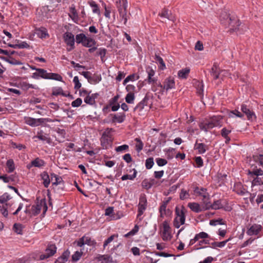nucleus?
I'll list each match as a JSON object with an SVG mask.
<instances>
[{
  "label": "nucleus",
  "mask_w": 263,
  "mask_h": 263,
  "mask_svg": "<svg viewBox=\"0 0 263 263\" xmlns=\"http://www.w3.org/2000/svg\"><path fill=\"white\" fill-rule=\"evenodd\" d=\"M222 117L213 116L211 117L206 122H202L199 124V128L200 129L208 132V129L213 128L216 126H221Z\"/></svg>",
  "instance_id": "nucleus-1"
},
{
  "label": "nucleus",
  "mask_w": 263,
  "mask_h": 263,
  "mask_svg": "<svg viewBox=\"0 0 263 263\" xmlns=\"http://www.w3.org/2000/svg\"><path fill=\"white\" fill-rule=\"evenodd\" d=\"M187 211L182 205L180 207L176 206L175 208L176 217L174 220V226L178 229L180 225L184 224L185 220V214Z\"/></svg>",
  "instance_id": "nucleus-2"
},
{
  "label": "nucleus",
  "mask_w": 263,
  "mask_h": 263,
  "mask_svg": "<svg viewBox=\"0 0 263 263\" xmlns=\"http://www.w3.org/2000/svg\"><path fill=\"white\" fill-rule=\"evenodd\" d=\"M240 109L243 114L246 115L249 121L252 122L256 120L257 117L253 111L252 106L248 102L242 103L241 105Z\"/></svg>",
  "instance_id": "nucleus-3"
},
{
  "label": "nucleus",
  "mask_w": 263,
  "mask_h": 263,
  "mask_svg": "<svg viewBox=\"0 0 263 263\" xmlns=\"http://www.w3.org/2000/svg\"><path fill=\"white\" fill-rule=\"evenodd\" d=\"M117 6L118 9L120 17L124 21V24L126 25L127 18V0H119L117 1Z\"/></svg>",
  "instance_id": "nucleus-4"
},
{
  "label": "nucleus",
  "mask_w": 263,
  "mask_h": 263,
  "mask_svg": "<svg viewBox=\"0 0 263 263\" xmlns=\"http://www.w3.org/2000/svg\"><path fill=\"white\" fill-rule=\"evenodd\" d=\"M227 22L224 23V25L230 28L229 31L231 32L236 31L238 29L240 23L239 20L234 16L226 15Z\"/></svg>",
  "instance_id": "nucleus-5"
},
{
  "label": "nucleus",
  "mask_w": 263,
  "mask_h": 263,
  "mask_svg": "<svg viewBox=\"0 0 263 263\" xmlns=\"http://www.w3.org/2000/svg\"><path fill=\"white\" fill-rule=\"evenodd\" d=\"M51 176V181L52 182V184L53 186V189L54 191L58 194H61V192L59 190L58 185H61V190L64 191V181L61 177L54 174L51 173L50 175Z\"/></svg>",
  "instance_id": "nucleus-6"
},
{
  "label": "nucleus",
  "mask_w": 263,
  "mask_h": 263,
  "mask_svg": "<svg viewBox=\"0 0 263 263\" xmlns=\"http://www.w3.org/2000/svg\"><path fill=\"white\" fill-rule=\"evenodd\" d=\"M57 247L54 244L48 245L45 253L40 256V260H43L53 256L57 252Z\"/></svg>",
  "instance_id": "nucleus-7"
},
{
  "label": "nucleus",
  "mask_w": 263,
  "mask_h": 263,
  "mask_svg": "<svg viewBox=\"0 0 263 263\" xmlns=\"http://www.w3.org/2000/svg\"><path fill=\"white\" fill-rule=\"evenodd\" d=\"M147 206V200L145 195L140 196L138 204V213L137 218L141 216L146 210Z\"/></svg>",
  "instance_id": "nucleus-8"
},
{
  "label": "nucleus",
  "mask_w": 263,
  "mask_h": 263,
  "mask_svg": "<svg viewBox=\"0 0 263 263\" xmlns=\"http://www.w3.org/2000/svg\"><path fill=\"white\" fill-rule=\"evenodd\" d=\"M101 143L103 148L107 149L111 146L112 140L111 137L104 132L101 138Z\"/></svg>",
  "instance_id": "nucleus-9"
},
{
  "label": "nucleus",
  "mask_w": 263,
  "mask_h": 263,
  "mask_svg": "<svg viewBox=\"0 0 263 263\" xmlns=\"http://www.w3.org/2000/svg\"><path fill=\"white\" fill-rule=\"evenodd\" d=\"M64 42L68 46L71 47V49L74 48V35L70 32H66L63 34Z\"/></svg>",
  "instance_id": "nucleus-10"
},
{
  "label": "nucleus",
  "mask_w": 263,
  "mask_h": 263,
  "mask_svg": "<svg viewBox=\"0 0 263 263\" xmlns=\"http://www.w3.org/2000/svg\"><path fill=\"white\" fill-rule=\"evenodd\" d=\"M262 230L260 224H253L247 231V234L249 236L257 235Z\"/></svg>",
  "instance_id": "nucleus-11"
},
{
  "label": "nucleus",
  "mask_w": 263,
  "mask_h": 263,
  "mask_svg": "<svg viewBox=\"0 0 263 263\" xmlns=\"http://www.w3.org/2000/svg\"><path fill=\"white\" fill-rule=\"evenodd\" d=\"M163 236L162 238L164 240H167L169 236V239L171 238L170 234L171 228L167 221H164L163 222Z\"/></svg>",
  "instance_id": "nucleus-12"
},
{
  "label": "nucleus",
  "mask_w": 263,
  "mask_h": 263,
  "mask_svg": "<svg viewBox=\"0 0 263 263\" xmlns=\"http://www.w3.org/2000/svg\"><path fill=\"white\" fill-rule=\"evenodd\" d=\"M148 100L149 98L147 95H146L143 99L140 102H139L134 108V111L141 112L145 106H147Z\"/></svg>",
  "instance_id": "nucleus-13"
},
{
  "label": "nucleus",
  "mask_w": 263,
  "mask_h": 263,
  "mask_svg": "<svg viewBox=\"0 0 263 263\" xmlns=\"http://www.w3.org/2000/svg\"><path fill=\"white\" fill-rule=\"evenodd\" d=\"M175 86V81L173 78L168 77L166 79L164 82L163 89L168 90L170 89H172Z\"/></svg>",
  "instance_id": "nucleus-14"
},
{
  "label": "nucleus",
  "mask_w": 263,
  "mask_h": 263,
  "mask_svg": "<svg viewBox=\"0 0 263 263\" xmlns=\"http://www.w3.org/2000/svg\"><path fill=\"white\" fill-rule=\"evenodd\" d=\"M96 259L101 263H111L112 258L109 255H99Z\"/></svg>",
  "instance_id": "nucleus-15"
},
{
  "label": "nucleus",
  "mask_w": 263,
  "mask_h": 263,
  "mask_svg": "<svg viewBox=\"0 0 263 263\" xmlns=\"http://www.w3.org/2000/svg\"><path fill=\"white\" fill-rule=\"evenodd\" d=\"M220 71L221 70L218 66L215 63L211 68L210 73L214 80H217L219 78Z\"/></svg>",
  "instance_id": "nucleus-16"
},
{
  "label": "nucleus",
  "mask_w": 263,
  "mask_h": 263,
  "mask_svg": "<svg viewBox=\"0 0 263 263\" xmlns=\"http://www.w3.org/2000/svg\"><path fill=\"white\" fill-rule=\"evenodd\" d=\"M202 202L204 203V206H202L203 211H205L212 209V203L209 201V195H203Z\"/></svg>",
  "instance_id": "nucleus-17"
},
{
  "label": "nucleus",
  "mask_w": 263,
  "mask_h": 263,
  "mask_svg": "<svg viewBox=\"0 0 263 263\" xmlns=\"http://www.w3.org/2000/svg\"><path fill=\"white\" fill-rule=\"evenodd\" d=\"M40 176L42 179L43 180V183L44 186L46 188H47L51 181V179H50L48 174L47 172L44 171L41 174Z\"/></svg>",
  "instance_id": "nucleus-18"
},
{
  "label": "nucleus",
  "mask_w": 263,
  "mask_h": 263,
  "mask_svg": "<svg viewBox=\"0 0 263 263\" xmlns=\"http://www.w3.org/2000/svg\"><path fill=\"white\" fill-rule=\"evenodd\" d=\"M188 206L195 213H199L203 211V209L199 204L196 202H190L188 203Z\"/></svg>",
  "instance_id": "nucleus-19"
},
{
  "label": "nucleus",
  "mask_w": 263,
  "mask_h": 263,
  "mask_svg": "<svg viewBox=\"0 0 263 263\" xmlns=\"http://www.w3.org/2000/svg\"><path fill=\"white\" fill-rule=\"evenodd\" d=\"M42 208V206L41 205V200L40 201H38L36 204V205H33L32 206L31 210L33 212V214L34 216L39 214Z\"/></svg>",
  "instance_id": "nucleus-20"
},
{
  "label": "nucleus",
  "mask_w": 263,
  "mask_h": 263,
  "mask_svg": "<svg viewBox=\"0 0 263 263\" xmlns=\"http://www.w3.org/2000/svg\"><path fill=\"white\" fill-rule=\"evenodd\" d=\"M125 118V114L124 112L120 113V115H114L112 117V122H117L118 123H122Z\"/></svg>",
  "instance_id": "nucleus-21"
},
{
  "label": "nucleus",
  "mask_w": 263,
  "mask_h": 263,
  "mask_svg": "<svg viewBox=\"0 0 263 263\" xmlns=\"http://www.w3.org/2000/svg\"><path fill=\"white\" fill-rule=\"evenodd\" d=\"M45 79H52L59 81H62V77L58 73H48L47 76L44 77Z\"/></svg>",
  "instance_id": "nucleus-22"
},
{
  "label": "nucleus",
  "mask_w": 263,
  "mask_h": 263,
  "mask_svg": "<svg viewBox=\"0 0 263 263\" xmlns=\"http://www.w3.org/2000/svg\"><path fill=\"white\" fill-rule=\"evenodd\" d=\"M207 147L208 146L202 143H197L196 142L195 144V148L198 150L199 154L204 153L206 151Z\"/></svg>",
  "instance_id": "nucleus-23"
},
{
  "label": "nucleus",
  "mask_w": 263,
  "mask_h": 263,
  "mask_svg": "<svg viewBox=\"0 0 263 263\" xmlns=\"http://www.w3.org/2000/svg\"><path fill=\"white\" fill-rule=\"evenodd\" d=\"M96 44L95 40L91 37H88L86 36V40L84 41L82 45L86 47H92Z\"/></svg>",
  "instance_id": "nucleus-24"
},
{
  "label": "nucleus",
  "mask_w": 263,
  "mask_h": 263,
  "mask_svg": "<svg viewBox=\"0 0 263 263\" xmlns=\"http://www.w3.org/2000/svg\"><path fill=\"white\" fill-rule=\"evenodd\" d=\"M31 165L34 167H41L45 165V163L44 161L39 158H35L34 160L31 161Z\"/></svg>",
  "instance_id": "nucleus-25"
},
{
  "label": "nucleus",
  "mask_w": 263,
  "mask_h": 263,
  "mask_svg": "<svg viewBox=\"0 0 263 263\" xmlns=\"http://www.w3.org/2000/svg\"><path fill=\"white\" fill-rule=\"evenodd\" d=\"M101 80V75L95 73L92 76H90L89 83L90 84H97L100 82Z\"/></svg>",
  "instance_id": "nucleus-26"
},
{
  "label": "nucleus",
  "mask_w": 263,
  "mask_h": 263,
  "mask_svg": "<svg viewBox=\"0 0 263 263\" xmlns=\"http://www.w3.org/2000/svg\"><path fill=\"white\" fill-rule=\"evenodd\" d=\"M223 208L222 200L221 199L215 200L212 203V209L219 210Z\"/></svg>",
  "instance_id": "nucleus-27"
},
{
  "label": "nucleus",
  "mask_w": 263,
  "mask_h": 263,
  "mask_svg": "<svg viewBox=\"0 0 263 263\" xmlns=\"http://www.w3.org/2000/svg\"><path fill=\"white\" fill-rule=\"evenodd\" d=\"M159 15L162 17H165L170 20H173V17L171 16V13L167 9L164 8L162 10V12L159 13Z\"/></svg>",
  "instance_id": "nucleus-28"
},
{
  "label": "nucleus",
  "mask_w": 263,
  "mask_h": 263,
  "mask_svg": "<svg viewBox=\"0 0 263 263\" xmlns=\"http://www.w3.org/2000/svg\"><path fill=\"white\" fill-rule=\"evenodd\" d=\"M190 71V69L189 68H185L182 69L178 71V77L182 79H186Z\"/></svg>",
  "instance_id": "nucleus-29"
},
{
  "label": "nucleus",
  "mask_w": 263,
  "mask_h": 263,
  "mask_svg": "<svg viewBox=\"0 0 263 263\" xmlns=\"http://www.w3.org/2000/svg\"><path fill=\"white\" fill-rule=\"evenodd\" d=\"M42 133H43L42 131L37 132V135H36V136H35V137L38 138L40 140L44 141H45L48 143H50V141H51L50 138L46 136L45 135H43L42 134Z\"/></svg>",
  "instance_id": "nucleus-30"
},
{
  "label": "nucleus",
  "mask_w": 263,
  "mask_h": 263,
  "mask_svg": "<svg viewBox=\"0 0 263 263\" xmlns=\"http://www.w3.org/2000/svg\"><path fill=\"white\" fill-rule=\"evenodd\" d=\"M6 165L8 168V173H10L14 171L15 170V165L14 161L12 159H10L7 160Z\"/></svg>",
  "instance_id": "nucleus-31"
},
{
  "label": "nucleus",
  "mask_w": 263,
  "mask_h": 263,
  "mask_svg": "<svg viewBox=\"0 0 263 263\" xmlns=\"http://www.w3.org/2000/svg\"><path fill=\"white\" fill-rule=\"evenodd\" d=\"M24 227L22 224L15 223L13 224V230L18 234H22V230Z\"/></svg>",
  "instance_id": "nucleus-32"
},
{
  "label": "nucleus",
  "mask_w": 263,
  "mask_h": 263,
  "mask_svg": "<svg viewBox=\"0 0 263 263\" xmlns=\"http://www.w3.org/2000/svg\"><path fill=\"white\" fill-rule=\"evenodd\" d=\"M139 77L138 76H136V74L133 73L132 74H130L129 76H127L124 80L123 84L124 85H125L127 82H128L129 81H134L135 80L139 79Z\"/></svg>",
  "instance_id": "nucleus-33"
},
{
  "label": "nucleus",
  "mask_w": 263,
  "mask_h": 263,
  "mask_svg": "<svg viewBox=\"0 0 263 263\" xmlns=\"http://www.w3.org/2000/svg\"><path fill=\"white\" fill-rule=\"evenodd\" d=\"M230 240V238H229L221 242H213L211 243L212 247L213 248H215L216 247L222 248L224 247Z\"/></svg>",
  "instance_id": "nucleus-34"
},
{
  "label": "nucleus",
  "mask_w": 263,
  "mask_h": 263,
  "mask_svg": "<svg viewBox=\"0 0 263 263\" xmlns=\"http://www.w3.org/2000/svg\"><path fill=\"white\" fill-rule=\"evenodd\" d=\"M135 141L137 142L136 144V150L138 153H139L143 148V143L141 139L139 138H136Z\"/></svg>",
  "instance_id": "nucleus-35"
},
{
  "label": "nucleus",
  "mask_w": 263,
  "mask_h": 263,
  "mask_svg": "<svg viewBox=\"0 0 263 263\" xmlns=\"http://www.w3.org/2000/svg\"><path fill=\"white\" fill-rule=\"evenodd\" d=\"M84 238V241L85 244H86L90 246H95L97 244V242L95 240H92L90 237L88 236H83Z\"/></svg>",
  "instance_id": "nucleus-36"
},
{
  "label": "nucleus",
  "mask_w": 263,
  "mask_h": 263,
  "mask_svg": "<svg viewBox=\"0 0 263 263\" xmlns=\"http://www.w3.org/2000/svg\"><path fill=\"white\" fill-rule=\"evenodd\" d=\"M25 122L30 126L33 127L37 126V124H36V119L35 118L26 117L25 118Z\"/></svg>",
  "instance_id": "nucleus-37"
},
{
  "label": "nucleus",
  "mask_w": 263,
  "mask_h": 263,
  "mask_svg": "<svg viewBox=\"0 0 263 263\" xmlns=\"http://www.w3.org/2000/svg\"><path fill=\"white\" fill-rule=\"evenodd\" d=\"M86 36L84 33H80L77 34L76 36V42L78 44L81 43L82 44H83L84 41H85V40H86Z\"/></svg>",
  "instance_id": "nucleus-38"
},
{
  "label": "nucleus",
  "mask_w": 263,
  "mask_h": 263,
  "mask_svg": "<svg viewBox=\"0 0 263 263\" xmlns=\"http://www.w3.org/2000/svg\"><path fill=\"white\" fill-rule=\"evenodd\" d=\"M206 189L204 188L199 189L198 187H196L194 190L195 194L201 196L203 197V195H207L208 193H206Z\"/></svg>",
  "instance_id": "nucleus-39"
},
{
  "label": "nucleus",
  "mask_w": 263,
  "mask_h": 263,
  "mask_svg": "<svg viewBox=\"0 0 263 263\" xmlns=\"http://www.w3.org/2000/svg\"><path fill=\"white\" fill-rule=\"evenodd\" d=\"M134 173L132 175H129L128 174L124 175L122 176L121 179L122 180H125L127 179L133 180L134 178L136 177L137 172L135 169H134Z\"/></svg>",
  "instance_id": "nucleus-40"
},
{
  "label": "nucleus",
  "mask_w": 263,
  "mask_h": 263,
  "mask_svg": "<svg viewBox=\"0 0 263 263\" xmlns=\"http://www.w3.org/2000/svg\"><path fill=\"white\" fill-rule=\"evenodd\" d=\"M155 60H156L157 63H158L160 64V66H161V69H164V68H165V63L161 57H160L158 54H156Z\"/></svg>",
  "instance_id": "nucleus-41"
},
{
  "label": "nucleus",
  "mask_w": 263,
  "mask_h": 263,
  "mask_svg": "<svg viewBox=\"0 0 263 263\" xmlns=\"http://www.w3.org/2000/svg\"><path fill=\"white\" fill-rule=\"evenodd\" d=\"M135 99V95L134 93H128L125 97V101L128 104L133 103Z\"/></svg>",
  "instance_id": "nucleus-42"
},
{
  "label": "nucleus",
  "mask_w": 263,
  "mask_h": 263,
  "mask_svg": "<svg viewBox=\"0 0 263 263\" xmlns=\"http://www.w3.org/2000/svg\"><path fill=\"white\" fill-rule=\"evenodd\" d=\"M53 121L52 119L50 118H39L36 119V124H37V126L44 123L45 122H51Z\"/></svg>",
  "instance_id": "nucleus-43"
},
{
  "label": "nucleus",
  "mask_w": 263,
  "mask_h": 263,
  "mask_svg": "<svg viewBox=\"0 0 263 263\" xmlns=\"http://www.w3.org/2000/svg\"><path fill=\"white\" fill-rule=\"evenodd\" d=\"M82 255V252L81 251H76L72 255V260L73 261L76 262L78 261Z\"/></svg>",
  "instance_id": "nucleus-44"
},
{
  "label": "nucleus",
  "mask_w": 263,
  "mask_h": 263,
  "mask_svg": "<svg viewBox=\"0 0 263 263\" xmlns=\"http://www.w3.org/2000/svg\"><path fill=\"white\" fill-rule=\"evenodd\" d=\"M154 164L153 157L147 158L145 161V167L147 169H151Z\"/></svg>",
  "instance_id": "nucleus-45"
},
{
  "label": "nucleus",
  "mask_w": 263,
  "mask_h": 263,
  "mask_svg": "<svg viewBox=\"0 0 263 263\" xmlns=\"http://www.w3.org/2000/svg\"><path fill=\"white\" fill-rule=\"evenodd\" d=\"M84 102L89 105H93L96 104V101L93 100V98H92L90 95L87 96L84 99Z\"/></svg>",
  "instance_id": "nucleus-46"
},
{
  "label": "nucleus",
  "mask_w": 263,
  "mask_h": 263,
  "mask_svg": "<svg viewBox=\"0 0 263 263\" xmlns=\"http://www.w3.org/2000/svg\"><path fill=\"white\" fill-rule=\"evenodd\" d=\"M70 255V252L68 250L65 251L62 254V255L59 257V258L61 260H64V261H67Z\"/></svg>",
  "instance_id": "nucleus-47"
},
{
  "label": "nucleus",
  "mask_w": 263,
  "mask_h": 263,
  "mask_svg": "<svg viewBox=\"0 0 263 263\" xmlns=\"http://www.w3.org/2000/svg\"><path fill=\"white\" fill-rule=\"evenodd\" d=\"M234 115L239 118L243 117V114L236 109L234 110L231 111L229 114V117H233Z\"/></svg>",
  "instance_id": "nucleus-48"
},
{
  "label": "nucleus",
  "mask_w": 263,
  "mask_h": 263,
  "mask_svg": "<svg viewBox=\"0 0 263 263\" xmlns=\"http://www.w3.org/2000/svg\"><path fill=\"white\" fill-rule=\"evenodd\" d=\"M224 222H223V220L221 218H219L217 219H213L211 220L210 221V224L211 226H216L217 224H224Z\"/></svg>",
  "instance_id": "nucleus-49"
},
{
  "label": "nucleus",
  "mask_w": 263,
  "mask_h": 263,
  "mask_svg": "<svg viewBox=\"0 0 263 263\" xmlns=\"http://www.w3.org/2000/svg\"><path fill=\"white\" fill-rule=\"evenodd\" d=\"M73 82L74 83V88L76 90L80 89L81 87V83L79 82V78L77 76H75L73 78Z\"/></svg>",
  "instance_id": "nucleus-50"
},
{
  "label": "nucleus",
  "mask_w": 263,
  "mask_h": 263,
  "mask_svg": "<svg viewBox=\"0 0 263 263\" xmlns=\"http://www.w3.org/2000/svg\"><path fill=\"white\" fill-rule=\"evenodd\" d=\"M156 163L159 166H163L166 165L167 163V161L166 159L158 158L156 159Z\"/></svg>",
  "instance_id": "nucleus-51"
},
{
  "label": "nucleus",
  "mask_w": 263,
  "mask_h": 263,
  "mask_svg": "<svg viewBox=\"0 0 263 263\" xmlns=\"http://www.w3.org/2000/svg\"><path fill=\"white\" fill-rule=\"evenodd\" d=\"M141 185L143 188H144L146 190H148L150 188H151V185L150 184V180H148L147 179H145L142 181Z\"/></svg>",
  "instance_id": "nucleus-52"
},
{
  "label": "nucleus",
  "mask_w": 263,
  "mask_h": 263,
  "mask_svg": "<svg viewBox=\"0 0 263 263\" xmlns=\"http://www.w3.org/2000/svg\"><path fill=\"white\" fill-rule=\"evenodd\" d=\"M10 199V195L7 193H5L0 196V203H4Z\"/></svg>",
  "instance_id": "nucleus-53"
},
{
  "label": "nucleus",
  "mask_w": 263,
  "mask_h": 263,
  "mask_svg": "<svg viewBox=\"0 0 263 263\" xmlns=\"http://www.w3.org/2000/svg\"><path fill=\"white\" fill-rule=\"evenodd\" d=\"M198 84H197V93L201 95L202 94L203 91V83L201 82H197Z\"/></svg>",
  "instance_id": "nucleus-54"
},
{
  "label": "nucleus",
  "mask_w": 263,
  "mask_h": 263,
  "mask_svg": "<svg viewBox=\"0 0 263 263\" xmlns=\"http://www.w3.org/2000/svg\"><path fill=\"white\" fill-rule=\"evenodd\" d=\"M6 61L12 65H21L22 64L20 61H18L11 57H9V59H6Z\"/></svg>",
  "instance_id": "nucleus-55"
},
{
  "label": "nucleus",
  "mask_w": 263,
  "mask_h": 263,
  "mask_svg": "<svg viewBox=\"0 0 263 263\" xmlns=\"http://www.w3.org/2000/svg\"><path fill=\"white\" fill-rule=\"evenodd\" d=\"M90 6L93 8L92 12L96 13H99L100 12L99 9L98 8V5L93 1H91L89 3Z\"/></svg>",
  "instance_id": "nucleus-56"
},
{
  "label": "nucleus",
  "mask_w": 263,
  "mask_h": 263,
  "mask_svg": "<svg viewBox=\"0 0 263 263\" xmlns=\"http://www.w3.org/2000/svg\"><path fill=\"white\" fill-rule=\"evenodd\" d=\"M146 72L148 74L147 79H151L154 76L155 72V71L149 66L146 68Z\"/></svg>",
  "instance_id": "nucleus-57"
},
{
  "label": "nucleus",
  "mask_w": 263,
  "mask_h": 263,
  "mask_svg": "<svg viewBox=\"0 0 263 263\" xmlns=\"http://www.w3.org/2000/svg\"><path fill=\"white\" fill-rule=\"evenodd\" d=\"M35 70L38 72L39 77L45 79L44 77L46 76H47L48 73L47 72L46 70H44V69L39 68L35 69Z\"/></svg>",
  "instance_id": "nucleus-58"
},
{
  "label": "nucleus",
  "mask_w": 263,
  "mask_h": 263,
  "mask_svg": "<svg viewBox=\"0 0 263 263\" xmlns=\"http://www.w3.org/2000/svg\"><path fill=\"white\" fill-rule=\"evenodd\" d=\"M82 103V100L81 98H77L71 103V105L73 107H78L80 106Z\"/></svg>",
  "instance_id": "nucleus-59"
},
{
  "label": "nucleus",
  "mask_w": 263,
  "mask_h": 263,
  "mask_svg": "<svg viewBox=\"0 0 263 263\" xmlns=\"http://www.w3.org/2000/svg\"><path fill=\"white\" fill-rule=\"evenodd\" d=\"M63 91V89L61 87H55L53 89L52 95L53 96H58L61 95L62 92Z\"/></svg>",
  "instance_id": "nucleus-60"
},
{
  "label": "nucleus",
  "mask_w": 263,
  "mask_h": 263,
  "mask_svg": "<svg viewBox=\"0 0 263 263\" xmlns=\"http://www.w3.org/2000/svg\"><path fill=\"white\" fill-rule=\"evenodd\" d=\"M231 129H228L226 127L223 128L221 130V135L223 138H226L228 135L231 133Z\"/></svg>",
  "instance_id": "nucleus-61"
},
{
  "label": "nucleus",
  "mask_w": 263,
  "mask_h": 263,
  "mask_svg": "<svg viewBox=\"0 0 263 263\" xmlns=\"http://www.w3.org/2000/svg\"><path fill=\"white\" fill-rule=\"evenodd\" d=\"M106 49L105 48L99 49V51L97 52V55H100L101 59V60L103 61V58L105 56L106 53Z\"/></svg>",
  "instance_id": "nucleus-62"
},
{
  "label": "nucleus",
  "mask_w": 263,
  "mask_h": 263,
  "mask_svg": "<svg viewBox=\"0 0 263 263\" xmlns=\"http://www.w3.org/2000/svg\"><path fill=\"white\" fill-rule=\"evenodd\" d=\"M129 146L128 145L124 144L119 146H118L116 148V151L117 152H120L123 151H127L128 149Z\"/></svg>",
  "instance_id": "nucleus-63"
},
{
  "label": "nucleus",
  "mask_w": 263,
  "mask_h": 263,
  "mask_svg": "<svg viewBox=\"0 0 263 263\" xmlns=\"http://www.w3.org/2000/svg\"><path fill=\"white\" fill-rule=\"evenodd\" d=\"M16 41L17 43L18 48L23 49L29 48V45L26 42H22L19 43L18 40H16Z\"/></svg>",
  "instance_id": "nucleus-64"
}]
</instances>
